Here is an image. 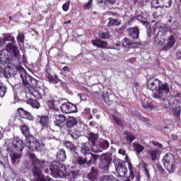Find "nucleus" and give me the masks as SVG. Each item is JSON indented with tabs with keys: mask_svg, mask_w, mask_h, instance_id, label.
Segmentation results:
<instances>
[{
	"mask_svg": "<svg viewBox=\"0 0 181 181\" xmlns=\"http://www.w3.org/2000/svg\"><path fill=\"white\" fill-rule=\"evenodd\" d=\"M35 177L36 181H52V178L49 176H45L43 173H38V174H33Z\"/></svg>",
	"mask_w": 181,
	"mask_h": 181,
	"instance_id": "cd10ccee",
	"label": "nucleus"
},
{
	"mask_svg": "<svg viewBox=\"0 0 181 181\" xmlns=\"http://www.w3.org/2000/svg\"><path fill=\"white\" fill-rule=\"evenodd\" d=\"M147 88L151 91H156L153 93V98H162L163 94L168 95L170 93V85L156 78H152L147 81Z\"/></svg>",
	"mask_w": 181,
	"mask_h": 181,
	"instance_id": "f257e3e1",
	"label": "nucleus"
},
{
	"mask_svg": "<svg viewBox=\"0 0 181 181\" xmlns=\"http://www.w3.org/2000/svg\"><path fill=\"white\" fill-rule=\"evenodd\" d=\"M6 86L4 84L2 81H0V97L1 98L5 97V95L6 94Z\"/></svg>",
	"mask_w": 181,
	"mask_h": 181,
	"instance_id": "ea45409f",
	"label": "nucleus"
},
{
	"mask_svg": "<svg viewBox=\"0 0 181 181\" xmlns=\"http://www.w3.org/2000/svg\"><path fill=\"white\" fill-rule=\"evenodd\" d=\"M64 146L68 148L71 153H75V155H78V151L77 149V146L74 145L71 141H65L64 143Z\"/></svg>",
	"mask_w": 181,
	"mask_h": 181,
	"instance_id": "412c9836",
	"label": "nucleus"
},
{
	"mask_svg": "<svg viewBox=\"0 0 181 181\" xmlns=\"http://www.w3.org/2000/svg\"><path fill=\"white\" fill-rule=\"evenodd\" d=\"M137 21H139L141 22V23H142V25H144V23H149V22L148 21V20H146V18H144V16H137L136 17Z\"/></svg>",
	"mask_w": 181,
	"mask_h": 181,
	"instance_id": "13d9d810",
	"label": "nucleus"
},
{
	"mask_svg": "<svg viewBox=\"0 0 181 181\" xmlns=\"http://www.w3.org/2000/svg\"><path fill=\"white\" fill-rule=\"evenodd\" d=\"M91 146V151L94 153H99L103 152V150H101V148H100V145L97 146L96 143L95 144H90Z\"/></svg>",
	"mask_w": 181,
	"mask_h": 181,
	"instance_id": "de8ad7c7",
	"label": "nucleus"
},
{
	"mask_svg": "<svg viewBox=\"0 0 181 181\" xmlns=\"http://www.w3.org/2000/svg\"><path fill=\"white\" fill-rule=\"evenodd\" d=\"M156 100H158V98H156ZM160 104L164 108H169V107H170V102H169V100L162 97L160 98Z\"/></svg>",
	"mask_w": 181,
	"mask_h": 181,
	"instance_id": "58836bf2",
	"label": "nucleus"
},
{
	"mask_svg": "<svg viewBox=\"0 0 181 181\" xmlns=\"http://www.w3.org/2000/svg\"><path fill=\"white\" fill-rule=\"evenodd\" d=\"M133 149L136 155H141V153L145 150V147L138 142H134L133 143Z\"/></svg>",
	"mask_w": 181,
	"mask_h": 181,
	"instance_id": "c756f323",
	"label": "nucleus"
},
{
	"mask_svg": "<svg viewBox=\"0 0 181 181\" xmlns=\"http://www.w3.org/2000/svg\"><path fill=\"white\" fill-rule=\"evenodd\" d=\"M60 108L63 114H74V112H77V105H74L70 102L62 103Z\"/></svg>",
	"mask_w": 181,
	"mask_h": 181,
	"instance_id": "4468645a",
	"label": "nucleus"
},
{
	"mask_svg": "<svg viewBox=\"0 0 181 181\" xmlns=\"http://www.w3.org/2000/svg\"><path fill=\"white\" fill-rule=\"evenodd\" d=\"M17 114L20 118H23V119H28V121H33V115L32 113L28 112L23 107H20L17 109Z\"/></svg>",
	"mask_w": 181,
	"mask_h": 181,
	"instance_id": "f3484780",
	"label": "nucleus"
},
{
	"mask_svg": "<svg viewBox=\"0 0 181 181\" xmlns=\"http://www.w3.org/2000/svg\"><path fill=\"white\" fill-rule=\"evenodd\" d=\"M66 159V151L62 148L57 153V160L58 162H64Z\"/></svg>",
	"mask_w": 181,
	"mask_h": 181,
	"instance_id": "c85d7f7f",
	"label": "nucleus"
},
{
	"mask_svg": "<svg viewBox=\"0 0 181 181\" xmlns=\"http://www.w3.org/2000/svg\"><path fill=\"white\" fill-rule=\"evenodd\" d=\"M78 177V172L76 170H71L66 173V177L69 181H74Z\"/></svg>",
	"mask_w": 181,
	"mask_h": 181,
	"instance_id": "7c9ffc66",
	"label": "nucleus"
},
{
	"mask_svg": "<svg viewBox=\"0 0 181 181\" xmlns=\"http://www.w3.org/2000/svg\"><path fill=\"white\" fill-rule=\"evenodd\" d=\"M124 138L127 142L129 144H132L135 139H136V136L135 134H132V132L126 130L124 132Z\"/></svg>",
	"mask_w": 181,
	"mask_h": 181,
	"instance_id": "a878e982",
	"label": "nucleus"
},
{
	"mask_svg": "<svg viewBox=\"0 0 181 181\" xmlns=\"http://www.w3.org/2000/svg\"><path fill=\"white\" fill-rule=\"evenodd\" d=\"M152 144H153V146H158V148H162V146H163L162 144H160L158 141H153Z\"/></svg>",
	"mask_w": 181,
	"mask_h": 181,
	"instance_id": "774afa93",
	"label": "nucleus"
},
{
	"mask_svg": "<svg viewBox=\"0 0 181 181\" xmlns=\"http://www.w3.org/2000/svg\"><path fill=\"white\" fill-rule=\"evenodd\" d=\"M144 25L146 26L147 29V35L148 37H151V33H152V28H151V23H144Z\"/></svg>",
	"mask_w": 181,
	"mask_h": 181,
	"instance_id": "6e6d98bb",
	"label": "nucleus"
},
{
	"mask_svg": "<svg viewBox=\"0 0 181 181\" xmlns=\"http://www.w3.org/2000/svg\"><path fill=\"white\" fill-rule=\"evenodd\" d=\"M47 78L48 79V81L50 84H62L63 81L60 80V78H59V76L54 75V76L51 74L47 75Z\"/></svg>",
	"mask_w": 181,
	"mask_h": 181,
	"instance_id": "b1692460",
	"label": "nucleus"
},
{
	"mask_svg": "<svg viewBox=\"0 0 181 181\" xmlns=\"http://www.w3.org/2000/svg\"><path fill=\"white\" fill-rule=\"evenodd\" d=\"M28 90L30 93V94H32V95H33V97H35V98H36V100H42V94L40 93H39V91H37L36 90L33 89V91H30V89Z\"/></svg>",
	"mask_w": 181,
	"mask_h": 181,
	"instance_id": "a18cd8bd",
	"label": "nucleus"
},
{
	"mask_svg": "<svg viewBox=\"0 0 181 181\" xmlns=\"http://www.w3.org/2000/svg\"><path fill=\"white\" fill-rule=\"evenodd\" d=\"M100 181H115L114 175H105L100 177Z\"/></svg>",
	"mask_w": 181,
	"mask_h": 181,
	"instance_id": "79ce46f5",
	"label": "nucleus"
},
{
	"mask_svg": "<svg viewBox=\"0 0 181 181\" xmlns=\"http://www.w3.org/2000/svg\"><path fill=\"white\" fill-rule=\"evenodd\" d=\"M147 153L150 156L151 160H153V162H155V160H158V157L160 153V151H159L158 149L151 148L147 151Z\"/></svg>",
	"mask_w": 181,
	"mask_h": 181,
	"instance_id": "5701e85b",
	"label": "nucleus"
},
{
	"mask_svg": "<svg viewBox=\"0 0 181 181\" xmlns=\"http://www.w3.org/2000/svg\"><path fill=\"white\" fill-rule=\"evenodd\" d=\"M25 146H27L31 152H35L40 149V143L33 136L30 137L28 140H25Z\"/></svg>",
	"mask_w": 181,
	"mask_h": 181,
	"instance_id": "ddd939ff",
	"label": "nucleus"
},
{
	"mask_svg": "<svg viewBox=\"0 0 181 181\" xmlns=\"http://www.w3.org/2000/svg\"><path fill=\"white\" fill-rule=\"evenodd\" d=\"M35 121L41 127V129H49L50 128V119L47 115H37Z\"/></svg>",
	"mask_w": 181,
	"mask_h": 181,
	"instance_id": "9b49d317",
	"label": "nucleus"
},
{
	"mask_svg": "<svg viewBox=\"0 0 181 181\" xmlns=\"http://www.w3.org/2000/svg\"><path fill=\"white\" fill-rule=\"evenodd\" d=\"M161 2V8H170L172 6V0H159Z\"/></svg>",
	"mask_w": 181,
	"mask_h": 181,
	"instance_id": "c03bdc74",
	"label": "nucleus"
},
{
	"mask_svg": "<svg viewBox=\"0 0 181 181\" xmlns=\"http://www.w3.org/2000/svg\"><path fill=\"white\" fill-rule=\"evenodd\" d=\"M151 6L155 8H162L161 2H159V0H152Z\"/></svg>",
	"mask_w": 181,
	"mask_h": 181,
	"instance_id": "5fc2aeb1",
	"label": "nucleus"
},
{
	"mask_svg": "<svg viewBox=\"0 0 181 181\" xmlns=\"http://www.w3.org/2000/svg\"><path fill=\"white\" fill-rule=\"evenodd\" d=\"M27 104H29L33 108L39 110L40 108V103L36 99L30 98L27 100Z\"/></svg>",
	"mask_w": 181,
	"mask_h": 181,
	"instance_id": "72a5a7b5",
	"label": "nucleus"
},
{
	"mask_svg": "<svg viewBox=\"0 0 181 181\" xmlns=\"http://www.w3.org/2000/svg\"><path fill=\"white\" fill-rule=\"evenodd\" d=\"M99 148H100V149H103L104 151H105V149H108V148H110V142H108L107 140H104L99 144Z\"/></svg>",
	"mask_w": 181,
	"mask_h": 181,
	"instance_id": "09e8293b",
	"label": "nucleus"
},
{
	"mask_svg": "<svg viewBox=\"0 0 181 181\" xmlns=\"http://www.w3.org/2000/svg\"><path fill=\"white\" fill-rule=\"evenodd\" d=\"M55 120L54 121V124L56 127L60 128V129H63L64 128V125L66 124V121L67 117L64 115H56L54 116Z\"/></svg>",
	"mask_w": 181,
	"mask_h": 181,
	"instance_id": "dca6fc26",
	"label": "nucleus"
},
{
	"mask_svg": "<svg viewBox=\"0 0 181 181\" xmlns=\"http://www.w3.org/2000/svg\"><path fill=\"white\" fill-rule=\"evenodd\" d=\"M103 101L106 103V104H110L111 103V100H110V96L105 95L103 98Z\"/></svg>",
	"mask_w": 181,
	"mask_h": 181,
	"instance_id": "0e129e2a",
	"label": "nucleus"
},
{
	"mask_svg": "<svg viewBox=\"0 0 181 181\" xmlns=\"http://www.w3.org/2000/svg\"><path fill=\"white\" fill-rule=\"evenodd\" d=\"M21 77L25 87H30V88L37 87V80L33 78L28 73L23 72L21 74Z\"/></svg>",
	"mask_w": 181,
	"mask_h": 181,
	"instance_id": "9d476101",
	"label": "nucleus"
},
{
	"mask_svg": "<svg viewBox=\"0 0 181 181\" xmlns=\"http://www.w3.org/2000/svg\"><path fill=\"white\" fill-rule=\"evenodd\" d=\"M111 162H112L111 156L107 153H103L100 156L99 168L103 170H108V169H110Z\"/></svg>",
	"mask_w": 181,
	"mask_h": 181,
	"instance_id": "f8f14e48",
	"label": "nucleus"
},
{
	"mask_svg": "<svg viewBox=\"0 0 181 181\" xmlns=\"http://www.w3.org/2000/svg\"><path fill=\"white\" fill-rule=\"evenodd\" d=\"M76 163H78V165H80V166H82V165H86V163H87V158L78 156L76 160Z\"/></svg>",
	"mask_w": 181,
	"mask_h": 181,
	"instance_id": "864d4df0",
	"label": "nucleus"
},
{
	"mask_svg": "<svg viewBox=\"0 0 181 181\" xmlns=\"http://www.w3.org/2000/svg\"><path fill=\"white\" fill-rule=\"evenodd\" d=\"M141 166L146 173V176L149 179V177H151V175H149V170H148V163L143 162L141 163Z\"/></svg>",
	"mask_w": 181,
	"mask_h": 181,
	"instance_id": "603ef678",
	"label": "nucleus"
},
{
	"mask_svg": "<svg viewBox=\"0 0 181 181\" xmlns=\"http://www.w3.org/2000/svg\"><path fill=\"white\" fill-rule=\"evenodd\" d=\"M29 158L33 165V174L36 173L37 175L38 173H43L42 169L45 168L46 161H45V160H40L39 158H36V155H35V153H30Z\"/></svg>",
	"mask_w": 181,
	"mask_h": 181,
	"instance_id": "39448f33",
	"label": "nucleus"
},
{
	"mask_svg": "<svg viewBox=\"0 0 181 181\" xmlns=\"http://www.w3.org/2000/svg\"><path fill=\"white\" fill-rule=\"evenodd\" d=\"M47 105L49 110H52V111H55L56 112L59 111L60 100L50 99L47 100Z\"/></svg>",
	"mask_w": 181,
	"mask_h": 181,
	"instance_id": "6ab92c4d",
	"label": "nucleus"
},
{
	"mask_svg": "<svg viewBox=\"0 0 181 181\" xmlns=\"http://www.w3.org/2000/svg\"><path fill=\"white\" fill-rule=\"evenodd\" d=\"M141 121H143V122H146L147 124H151V119H149L145 117H141Z\"/></svg>",
	"mask_w": 181,
	"mask_h": 181,
	"instance_id": "338daca9",
	"label": "nucleus"
},
{
	"mask_svg": "<svg viewBox=\"0 0 181 181\" xmlns=\"http://www.w3.org/2000/svg\"><path fill=\"white\" fill-rule=\"evenodd\" d=\"M20 129L21 131V133L25 137V141L29 140L32 136H33L30 134V129H29V126L26 124H23L20 126Z\"/></svg>",
	"mask_w": 181,
	"mask_h": 181,
	"instance_id": "aec40b11",
	"label": "nucleus"
},
{
	"mask_svg": "<svg viewBox=\"0 0 181 181\" xmlns=\"http://www.w3.org/2000/svg\"><path fill=\"white\" fill-rule=\"evenodd\" d=\"M18 43H25V33L23 32H20L17 36Z\"/></svg>",
	"mask_w": 181,
	"mask_h": 181,
	"instance_id": "8fccbe9b",
	"label": "nucleus"
},
{
	"mask_svg": "<svg viewBox=\"0 0 181 181\" xmlns=\"http://www.w3.org/2000/svg\"><path fill=\"white\" fill-rule=\"evenodd\" d=\"M113 163L115 164L116 172L119 177H124V176L127 175V172H128L127 167L122 162L119 161V160H115Z\"/></svg>",
	"mask_w": 181,
	"mask_h": 181,
	"instance_id": "2eb2a0df",
	"label": "nucleus"
},
{
	"mask_svg": "<svg viewBox=\"0 0 181 181\" xmlns=\"http://www.w3.org/2000/svg\"><path fill=\"white\" fill-rule=\"evenodd\" d=\"M77 118L69 117L65 122V127L68 131V135H70L73 139H78V131L74 129L77 126Z\"/></svg>",
	"mask_w": 181,
	"mask_h": 181,
	"instance_id": "7ed1b4c3",
	"label": "nucleus"
},
{
	"mask_svg": "<svg viewBox=\"0 0 181 181\" xmlns=\"http://www.w3.org/2000/svg\"><path fill=\"white\" fill-rule=\"evenodd\" d=\"M163 165L168 172H173L176 169V159L175 156L170 153H167L163 159Z\"/></svg>",
	"mask_w": 181,
	"mask_h": 181,
	"instance_id": "423d86ee",
	"label": "nucleus"
},
{
	"mask_svg": "<svg viewBox=\"0 0 181 181\" xmlns=\"http://www.w3.org/2000/svg\"><path fill=\"white\" fill-rule=\"evenodd\" d=\"M91 42L93 46H96L100 49H107V46L108 45V42L103 41L100 39L92 40Z\"/></svg>",
	"mask_w": 181,
	"mask_h": 181,
	"instance_id": "4be33fe9",
	"label": "nucleus"
},
{
	"mask_svg": "<svg viewBox=\"0 0 181 181\" xmlns=\"http://www.w3.org/2000/svg\"><path fill=\"white\" fill-rule=\"evenodd\" d=\"M3 39L5 40V42H12V43H15V37L12 36V34L7 33L4 35Z\"/></svg>",
	"mask_w": 181,
	"mask_h": 181,
	"instance_id": "37998d69",
	"label": "nucleus"
},
{
	"mask_svg": "<svg viewBox=\"0 0 181 181\" xmlns=\"http://www.w3.org/2000/svg\"><path fill=\"white\" fill-rule=\"evenodd\" d=\"M90 155H91L90 160H93V162H96L98 158H100V156L93 154L92 153H90Z\"/></svg>",
	"mask_w": 181,
	"mask_h": 181,
	"instance_id": "e2e57ef3",
	"label": "nucleus"
},
{
	"mask_svg": "<svg viewBox=\"0 0 181 181\" xmlns=\"http://www.w3.org/2000/svg\"><path fill=\"white\" fill-rule=\"evenodd\" d=\"M15 70H16V66L12 64H7V66L4 68L0 66V77L1 78H9L15 74Z\"/></svg>",
	"mask_w": 181,
	"mask_h": 181,
	"instance_id": "6e6552de",
	"label": "nucleus"
},
{
	"mask_svg": "<svg viewBox=\"0 0 181 181\" xmlns=\"http://www.w3.org/2000/svg\"><path fill=\"white\" fill-rule=\"evenodd\" d=\"M127 33L133 40L139 39L140 30L138 26L127 28Z\"/></svg>",
	"mask_w": 181,
	"mask_h": 181,
	"instance_id": "a211bd4d",
	"label": "nucleus"
},
{
	"mask_svg": "<svg viewBox=\"0 0 181 181\" xmlns=\"http://www.w3.org/2000/svg\"><path fill=\"white\" fill-rule=\"evenodd\" d=\"M180 38V33L179 31H174L173 33L167 38V43L164 45L161 50L164 52H168V50H170L175 45H176V40Z\"/></svg>",
	"mask_w": 181,
	"mask_h": 181,
	"instance_id": "0eeeda50",
	"label": "nucleus"
},
{
	"mask_svg": "<svg viewBox=\"0 0 181 181\" xmlns=\"http://www.w3.org/2000/svg\"><path fill=\"white\" fill-rule=\"evenodd\" d=\"M180 106H177L173 108V115L176 117V118H180Z\"/></svg>",
	"mask_w": 181,
	"mask_h": 181,
	"instance_id": "3c124183",
	"label": "nucleus"
},
{
	"mask_svg": "<svg viewBox=\"0 0 181 181\" xmlns=\"http://www.w3.org/2000/svg\"><path fill=\"white\" fill-rule=\"evenodd\" d=\"M121 25V21L118 19L109 18V22L107 23V26L109 28H112V26H119Z\"/></svg>",
	"mask_w": 181,
	"mask_h": 181,
	"instance_id": "c9c22d12",
	"label": "nucleus"
},
{
	"mask_svg": "<svg viewBox=\"0 0 181 181\" xmlns=\"http://www.w3.org/2000/svg\"><path fill=\"white\" fill-rule=\"evenodd\" d=\"M81 153L84 156H87V155H90V147L87 146V143H83L81 148Z\"/></svg>",
	"mask_w": 181,
	"mask_h": 181,
	"instance_id": "f704fd0d",
	"label": "nucleus"
},
{
	"mask_svg": "<svg viewBox=\"0 0 181 181\" xmlns=\"http://www.w3.org/2000/svg\"><path fill=\"white\" fill-rule=\"evenodd\" d=\"M99 37L100 39H109L110 38V34H108V33H101L99 34Z\"/></svg>",
	"mask_w": 181,
	"mask_h": 181,
	"instance_id": "bf43d9fd",
	"label": "nucleus"
},
{
	"mask_svg": "<svg viewBox=\"0 0 181 181\" xmlns=\"http://www.w3.org/2000/svg\"><path fill=\"white\" fill-rule=\"evenodd\" d=\"M88 177L91 181L95 180L98 177V169L95 168V167H92Z\"/></svg>",
	"mask_w": 181,
	"mask_h": 181,
	"instance_id": "bb28decb",
	"label": "nucleus"
},
{
	"mask_svg": "<svg viewBox=\"0 0 181 181\" xmlns=\"http://www.w3.org/2000/svg\"><path fill=\"white\" fill-rule=\"evenodd\" d=\"M50 170L54 177H66V166L57 161L51 163Z\"/></svg>",
	"mask_w": 181,
	"mask_h": 181,
	"instance_id": "20e7f679",
	"label": "nucleus"
},
{
	"mask_svg": "<svg viewBox=\"0 0 181 181\" xmlns=\"http://www.w3.org/2000/svg\"><path fill=\"white\" fill-rule=\"evenodd\" d=\"M175 101L176 103H180V100H181V94L180 93L177 92L175 95Z\"/></svg>",
	"mask_w": 181,
	"mask_h": 181,
	"instance_id": "680f3d73",
	"label": "nucleus"
},
{
	"mask_svg": "<svg viewBox=\"0 0 181 181\" xmlns=\"http://www.w3.org/2000/svg\"><path fill=\"white\" fill-rule=\"evenodd\" d=\"M112 118L115 124H117V125H118L119 127H124V120L120 119L119 117L112 114Z\"/></svg>",
	"mask_w": 181,
	"mask_h": 181,
	"instance_id": "4c0bfd02",
	"label": "nucleus"
},
{
	"mask_svg": "<svg viewBox=\"0 0 181 181\" xmlns=\"http://www.w3.org/2000/svg\"><path fill=\"white\" fill-rule=\"evenodd\" d=\"M21 156H22V153H13V154H11L10 157L11 159V163L13 164L16 163V160H18Z\"/></svg>",
	"mask_w": 181,
	"mask_h": 181,
	"instance_id": "a19ab883",
	"label": "nucleus"
},
{
	"mask_svg": "<svg viewBox=\"0 0 181 181\" xmlns=\"http://www.w3.org/2000/svg\"><path fill=\"white\" fill-rule=\"evenodd\" d=\"M19 49L13 43H8L6 49L0 51V60L2 64H12L13 59L19 56Z\"/></svg>",
	"mask_w": 181,
	"mask_h": 181,
	"instance_id": "f03ea898",
	"label": "nucleus"
},
{
	"mask_svg": "<svg viewBox=\"0 0 181 181\" xmlns=\"http://www.w3.org/2000/svg\"><path fill=\"white\" fill-rule=\"evenodd\" d=\"M45 71L47 73V76H49V74H50V72L52 71V69H50V64L49 62H47L45 66Z\"/></svg>",
	"mask_w": 181,
	"mask_h": 181,
	"instance_id": "052dcab7",
	"label": "nucleus"
},
{
	"mask_svg": "<svg viewBox=\"0 0 181 181\" xmlns=\"http://www.w3.org/2000/svg\"><path fill=\"white\" fill-rule=\"evenodd\" d=\"M141 106L144 110H150L151 111L155 108V106L152 102L148 98H145L144 100H141Z\"/></svg>",
	"mask_w": 181,
	"mask_h": 181,
	"instance_id": "393cba45",
	"label": "nucleus"
},
{
	"mask_svg": "<svg viewBox=\"0 0 181 181\" xmlns=\"http://www.w3.org/2000/svg\"><path fill=\"white\" fill-rule=\"evenodd\" d=\"M25 149V145L23 144V140L19 138H14L12 141V148L7 147V152H18L22 153Z\"/></svg>",
	"mask_w": 181,
	"mask_h": 181,
	"instance_id": "1a4fd4ad",
	"label": "nucleus"
},
{
	"mask_svg": "<svg viewBox=\"0 0 181 181\" xmlns=\"http://www.w3.org/2000/svg\"><path fill=\"white\" fill-rule=\"evenodd\" d=\"M83 115L88 119H93V115H91V110L90 108L84 109Z\"/></svg>",
	"mask_w": 181,
	"mask_h": 181,
	"instance_id": "49530a36",
	"label": "nucleus"
},
{
	"mask_svg": "<svg viewBox=\"0 0 181 181\" xmlns=\"http://www.w3.org/2000/svg\"><path fill=\"white\" fill-rule=\"evenodd\" d=\"M118 153L119 155H122V156H125V155H127V151L124 148H119L118 151Z\"/></svg>",
	"mask_w": 181,
	"mask_h": 181,
	"instance_id": "69168bd1",
	"label": "nucleus"
},
{
	"mask_svg": "<svg viewBox=\"0 0 181 181\" xmlns=\"http://www.w3.org/2000/svg\"><path fill=\"white\" fill-rule=\"evenodd\" d=\"M166 40L164 35H160L159 33L156 36V43L158 46H163Z\"/></svg>",
	"mask_w": 181,
	"mask_h": 181,
	"instance_id": "2f4dec72",
	"label": "nucleus"
},
{
	"mask_svg": "<svg viewBox=\"0 0 181 181\" xmlns=\"http://www.w3.org/2000/svg\"><path fill=\"white\" fill-rule=\"evenodd\" d=\"M70 9V1H67L62 5V10L64 12H67Z\"/></svg>",
	"mask_w": 181,
	"mask_h": 181,
	"instance_id": "4d7b16f0",
	"label": "nucleus"
},
{
	"mask_svg": "<svg viewBox=\"0 0 181 181\" xmlns=\"http://www.w3.org/2000/svg\"><path fill=\"white\" fill-rule=\"evenodd\" d=\"M88 142L89 144H90V145H94L95 144H96L98 139V134L93 133V132H90L88 134Z\"/></svg>",
	"mask_w": 181,
	"mask_h": 181,
	"instance_id": "473e14b6",
	"label": "nucleus"
},
{
	"mask_svg": "<svg viewBox=\"0 0 181 181\" xmlns=\"http://www.w3.org/2000/svg\"><path fill=\"white\" fill-rule=\"evenodd\" d=\"M134 45L132 40L129 38L124 37L122 41V46L123 47H126V49H129Z\"/></svg>",
	"mask_w": 181,
	"mask_h": 181,
	"instance_id": "e433bc0d",
	"label": "nucleus"
}]
</instances>
